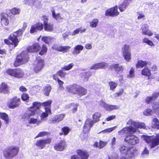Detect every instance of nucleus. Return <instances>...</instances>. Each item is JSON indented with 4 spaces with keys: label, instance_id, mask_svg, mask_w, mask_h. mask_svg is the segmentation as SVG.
<instances>
[{
    "label": "nucleus",
    "instance_id": "f257e3e1",
    "mask_svg": "<svg viewBox=\"0 0 159 159\" xmlns=\"http://www.w3.org/2000/svg\"><path fill=\"white\" fill-rule=\"evenodd\" d=\"M126 124L130 126L124 128L118 132V134L122 137L126 136L127 134L132 135L137 131L138 128L147 129L144 123L134 121L132 119L129 120Z\"/></svg>",
    "mask_w": 159,
    "mask_h": 159
},
{
    "label": "nucleus",
    "instance_id": "f03ea898",
    "mask_svg": "<svg viewBox=\"0 0 159 159\" xmlns=\"http://www.w3.org/2000/svg\"><path fill=\"white\" fill-rule=\"evenodd\" d=\"M120 150V157H119L116 153L114 152L111 155V158L109 157V159H134L137 152L135 148L125 145H122Z\"/></svg>",
    "mask_w": 159,
    "mask_h": 159
},
{
    "label": "nucleus",
    "instance_id": "7ed1b4c3",
    "mask_svg": "<svg viewBox=\"0 0 159 159\" xmlns=\"http://www.w3.org/2000/svg\"><path fill=\"white\" fill-rule=\"evenodd\" d=\"M101 114L99 112H96L93 116L94 120L88 119L86 120L83 127V132L86 134L89 132L93 124L99 120Z\"/></svg>",
    "mask_w": 159,
    "mask_h": 159
},
{
    "label": "nucleus",
    "instance_id": "20e7f679",
    "mask_svg": "<svg viewBox=\"0 0 159 159\" xmlns=\"http://www.w3.org/2000/svg\"><path fill=\"white\" fill-rule=\"evenodd\" d=\"M26 27L27 23L25 22L23 23V27L21 29L14 32L12 34L9 36V39L12 41V43L14 45V48L17 46L19 42L17 38L22 35L23 32L26 29Z\"/></svg>",
    "mask_w": 159,
    "mask_h": 159
},
{
    "label": "nucleus",
    "instance_id": "39448f33",
    "mask_svg": "<svg viewBox=\"0 0 159 159\" xmlns=\"http://www.w3.org/2000/svg\"><path fill=\"white\" fill-rule=\"evenodd\" d=\"M28 52L27 50L23 51L20 54L17 56L16 60L14 64L15 66H17L20 65L25 64L28 61L29 58Z\"/></svg>",
    "mask_w": 159,
    "mask_h": 159
},
{
    "label": "nucleus",
    "instance_id": "423d86ee",
    "mask_svg": "<svg viewBox=\"0 0 159 159\" xmlns=\"http://www.w3.org/2000/svg\"><path fill=\"white\" fill-rule=\"evenodd\" d=\"M19 150L18 147H10L6 148L3 152V154L6 158L10 159L16 156Z\"/></svg>",
    "mask_w": 159,
    "mask_h": 159
},
{
    "label": "nucleus",
    "instance_id": "0eeeda50",
    "mask_svg": "<svg viewBox=\"0 0 159 159\" xmlns=\"http://www.w3.org/2000/svg\"><path fill=\"white\" fill-rule=\"evenodd\" d=\"M143 138L146 142L149 144L151 148H154L159 144V133L157 134L154 138L150 136H144Z\"/></svg>",
    "mask_w": 159,
    "mask_h": 159
},
{
    "label": "nucleus",
    "instance_id": "6e6552de",
    "mask_svg": "<svg viewBox=\"0 0 159 159\" xmlns=\"http://www.w3.org/2000/svg\"><path fill=\"white\" fill-rule=\"evenodd\" d=\"M7 72L9 75L18 78L22 77L24 75V71L20 69H8Z\"/></svg>",
    "mask_w": 159,
    "mask_h": 159
},
{
    "label": "nucleus",
    "instance_id": "1a4fd4ad",
    "mask_svg": "<svg viewBox=\"0 0 159 159\" xmlns=\"http://www.w3.org/2000/svg\"><path fill=\"white\" fill-rule=\"evenodd\" d=\"M20 103V99L15 97L9 99L8 103V105L9 108L13 109L19 107Z\"/></svg>",
    "mask_w": 159,
    "mask_h": 159
},
{
    "label": "nucleus",
    "instance_id": "9d476101",
    "mask_svg": "<svg viewBox=\"0 0 159 159\" xmlns=\"http://www.w3.org/2000/svg\"><path fill=\"white\" fill-rule=\"evenodd\" d=\"M122 52L125 59L127 61H129L131 59V54L129 46L125 45L122 48Z\"/></svg>",
    "mask_w": 159,
    "mask_h": 159
},
{
    "label": "nucleus",
    "instance_id": "9b49d317",
    "mask_svg": "<svg viewBox=\"0 0 159 159\" xmlns=\"http://www.w3.org/2000/svg\"><path fill=\"white\" fill-rule=\"evenodd\" d=\"M44 66V60L41 58H37L34 65V71L36 73L39 72L42 70Z\"/></svg>",
    "mask_w": 159,
    "mask_h": 159
},
{
    "label": "nucleus",
    "instance_id": "f8f14e48",
    "mask_svg": "<svg viewBox=\"0 0 159 159\" xmlns=\"http://www.w3.org/2000/svg\"><path fill=\"white\" fill-rule=\"evenodd\" d=\"M41 19L43 21L44 28L45 30L47 31H52L53 30V24L48 23V17L47 16H44L42 17Z\"/></svg>",
    "mask_w": 159,
    "mask_h": 159
},
{
    "label": "nucleus",
    "instance_id": "ddd939ff",
    "mask_svg": "<svg viewBox=\"0 0 159 159\" xmlns=\"http://www.w3.org/2000/svg\"><path fill=\"white\" fill-rule=\"evenodd\" d=\"M125 140L129 144L134 145L139 142L138 138L135 135H129L127 136L125 138Z\"/></svg>",
    "mask_w": 159,
    "mask_h": 159
},
{
    "label": "nucleus",
    "instance_id": "4468645a",
    "mask_svg": "<svg viewBox=\"0 0 159 159\" xmlns=\"http://www.w3.org/2000/svg\"><path fill=\"white\" fill-rule=\"evenodd\" d=\"M35 114V111H34L29 109L22 116L21 118L23 121L29 122L30 117Z\"/></svg>",
    "mask_w": 159,
    "mask_h": 159
},
{
    "label": "nucleus",
    "instance_id": "2eb2a0df",
    "mask_svg": "<svg viewBox=\"0 0 159 159\" xmlns=\"http://www.w3.org/2000/svg\"><path fill=\"white\" fill-rule=\"evenodd\" d=\"M43 29V24L41 22H38L31 26L30 30V33L31 34H33L38 31L42 30Z\"/></svg>",
    "mask_w": 159,
    "mask_h": 159
},
{
    "label": "nucleus",
    "instance_id": "dca6fc26",
    "mask_svg": "<svg viewBox=\"0 0 159 159\" xmlns=\"http://www.w3.org/2000/svg\"><path fill=\"white\" fill-rule=\"evenodd\" d=\"M117 9V6H116L113 8L107 10L106 12V15L109 16H114L118 15L119 12L118 11Z\"/></svg>",
    "mask_w": 159,
    "mask_h": 159
},
{
    "label": "nucleus",
    "instance_id": "f3484780",
    "mask_svg": "<svg viewBox=\"0 0 159 159\" xmlns=\"http://www.w3.org/2000/svg\"><path fill=\"white\" fill-rule=\"evenodd\" d=\"M9 17L6 13H2L1 14V23L2 25H7L9 23Z\"/></svg>",
    "mask_w": 159,
    "mask_h": 159
},
{
    "label": "nucleus",
    "instance_id": "a211bd4d",
    "mask_svg": "<svg viewBox=\"0 0 159 159\" xmlns=\"http://www.w3.org/2000/svg\"><path fill=\"white\" fill-rule=\"evenodd\" d=\"M65 116V115L64 114H61L56 115L50 120L49 123L51 124L58 123L63 119Z\"/></svg>",
    "mask_w": 159,
    "mask_h": 159
},
{
    "label": "nucleus",
    "instance_id": "6ab92c4d",
    "mask_svg": "<svg viewBox=\"0 0 159 159\" xmlns=\"http://www.w3.org/2000/svg\"><path fill=\"white\" fill-rule=\"evenodd\" d=\"M41 49V47L37 43H35L32 45L28 47L26 50L29 52H37Z\"/></svg>",
    "mask_w": 159,
    "mask_h": 159
},
{
    "label": "nucleus",
    "instance_id": "aec40b11",
    "mask_svg": "<svg viewBox=\"0 0 159 159\" xmlns=\"http://www.w3.org/2000/svg\"><path fill=\"white\" fill-rule=\"evenodd\" d=\"M51 141L50 139L39 140L37 141L36 145L41 149H43L45 147L46 144L50 143Z\"/></svg>",
    "mask_w": 159,
    "mask_h": 159
},
{
    "label": "nucleus",
    "instance_id": "412c9836",
    "mask_svg": "<svg viewBox=\"0 0 159 159\" xmlns=\"http://www.w3.org/2000/svg\"><path fill=\"white\" fill-rule=\"evenodd\" d=\"M141 30H142V33L143 34L148 35L149 36L153 35L152 32L149 30L148 26L147 24L143 25L141 27Z\"/></svg>",
    "mask_w": 159,
    "mask_h": 159
},
{
    "label": "nucleus",
    "instance_id": "4be33fe9",
    "mask_svg": "<svg viewBox=\"0 0 159 159\" xmlns=\"http://www.w3.org/2000/svg\"><path fill=\"white\" fill-rule=\"evenodd\" d=\"M108 66L107 63L102 62L94 64L91 67L90 69L96 70L98 69H105L107 68Z\"/></svg>",
    "mask_w": 159,
    "mask_h": 159
},
{
    "label": "nucleus",
    "instance_id": "5701e85b",
    "mask_svg": "<svg viewBox=\"0 0 159 159\" xmlns=\"http://www.w3.org/2000/svg\"><path fill=\"white\" fill-rule=\"evenodd\" d=\"M79 87V85L74 84L67 86L66 89L69 92L75 94L76 93Z\"/></svg>",
    "mask_w": 159,
    "mask_h": 159
},
{
    "label": "nucleus",
    "instance_id": "b1692460",
    "mask_svg": "<svg viewBox=\"0 0 159 159\" xmlns=\"http://www.w3.org/2000/svg\"><path fill=\"white\" fill-rule=\"evenodd\" d=\"M66 142L64 141H61L59 143L56 144L54 147L55 149L58 151H62L66 148Z\"/></svg>",
    "mask_w": 159,
    "mask_h": 159
},
{
    "label": "nucleus",
    "instance_id": "393cba45",
    "mask_svg": "<svg viewBox=\"0 0 159 159\" xmlns=\"http://www.w3.org/2000/svg\"><path fill=\"white\" fill-rule=\"evenodd\" d=\"M101 105L105 110L108 111L114 109H118L119 108V106L117 105H109L104 102H102Z\"/></svg>",
    "mask_w": 159,
    "mask_h": 159
},
{
    "label": "nucleus",
    "instance_id": "a878e982",
    "mask_svg": "<svg viewBox=\"0 0 159 159\" xmlns=\"http://www.w3.org/2000/svg\"><path fill=\"white\" fill-rule=\"evenodd\" d=\"M101 105L105 110L108 111L114 109H118L119 108V106L117 105H109L104 102H102Z\"/></svg>",
    "mask_w": 159,
    "mask_h": 159
},
{
    "label": "nucleus",
    "instance_id": "bb28decb",
    "mask_svg": "<svg viewBox=\"0 0 159 159\" xmlns=\"http://www.w3.org/2000/svg\"><path fill=\"white\" fill-rule=\"evenodd\" d=\"M52 101L51 100H48L42 103L43 106L45 110L47 112H51V107Z\"/></svg>",
    "mask_w": 159,
    "mask_h": 159
},
{
    "label": "nucleus",
    "instance_id": "cd10ccee",
    "mask_svg": "<svg viewBox=\"0 0 159 159\" xmlns=\"http://www.w3.org/2000/svg\"><path fill=\"white\" fill-rule=\"evenodd\" d=\"M23 2L26 5L30 6L34 5L36 7H38L39 5L35 3H37L39 4H40V2L37 0H23Z\"/></svg>",
    "mask_w": 159,
    "mask_h": 159
},
{
    "label": "nucleus",
    "instance_id": "c85d7f7f",
    "mask_svg": "<svg viewBox=\"0 0 159 159\" xmlns=\"http://www.w3.org/2000/svg\"><path fill=\"white\" fill-rule=\"evenodd\" d=\"M77 153L82 159H87L89 157L88 152L81 150H77Z\"/></svg>",
    "mask_w": 159,
    "mask_h": 159
},
{
    "label": "nucleus",
    "instance_id": "c756f323",
    "mask_svg": "<svg viewBox=\"0 0 159 159\" xmlns=\"http://www.w3.org/2000/svg\"><path fill=\"white\" fill-rule=\"evenodd\" d=\"M112 67L118 74L122 72L124 70V67L118 64H114L112 65Z\"/></svg>",
    "mask_w": 159,
    "mask_h": 159
},
{
    "label": "nucleus",
    "instance_id": "7c9ffc66",
    "mask_svg": "<svg viewBox=\"0 0 159 159\" xmlns=\"http://www.w3.org/2000/svg\"><path fill=\"white\" fill-rule=\"evenodd\" d=\"M92 75V72L90 71H88L86 72L81 73L80 74V76L81 79L84 81H86L88 80L90 76Z\"/></svg>",
    "mask_w": 159,
    "mask_h": 159
},
{
    "label": "nucleus",
    "instance_id": "2f4dec72",
    "mask_svg": "<svg viewBox=\"0 0 159 159\" xmlns=\"http://www.w3.org/2000/svg\"><path fill=\"white\" fill-rule=\"evenodd\" d=\"M78 106L79 105L78 104L73 103L67 105L66 106L65 108L67 109L71 108L72 112L73 113H75L77 111Z\"/></svg>",
    "mask_w": 159,
    "mask_h": 159
},
{
    "label": "nucleus",
    "instance_id": "473e14b6",
    "mask_svg": "<svg viewBox=\"0 0 159 159\" xmlns=\"http://www.w3.org/2000/svg\"><path fill=\"white\" fill-rule=\"evenodd\" d=\"M41 105H42V103L35 102L33 103V106L30 108V110H33L35 112L37 109H39Z\"/></svg>",
    "mask_w": 159,
    "mask_h": 159
},
{
    "label": "nucleus",
    "instance_id": "72a5a7b5",
    "mask_svg": "<svg viewBox=\"0 0 159 159\" xmlns=\"http://www.w3.org/2000/svg\"><path fill=\"white\" fill-rule=\"evenodd\" d=\"M51 12L52 13V17L57 20L60 22L62 20V18L61 17L60 13H56L54 10H52Z\"/></svg>",
    "mask_w": 159,
    "mask_h": 159
},
{
    "label": "nucleus",
    "instance_id": "f704fd0d",
    "mask_svg": "<svg viewBox=\"0 0 159 159\" xmlns=\"http://www.w3.org/2000/svg\"><path fill=\"white\" fill-rule=\"evenodd\" d=\"M42 40L46 43L49 44L54 41L55 39L50 37H43L42 38Z\"/></svg>",
    "mask_w": 159,
    "mask_h": 159
},
{
    "label": "nucleus",
    "instance_id": "c9c22d12",
    "mask_svg": "<svg viewBox=\"0 0 159 159\" xmlns=\"http://www.w3.org/2000/svg\"><path fill=\"white\" fill-rule=\"evenodd\" d=\"M71 48V47L68 46H60L56 48V50L60 52H66L67 50Z\"/></svg>",
    "mask_w": 159,
    "mask_h": 159
},
{
    "label": "nucleus",
    "instance_id": "e433bc0d",
    "mask_svg": "<svg viewBox=\"0 0 159 159\" xmlns=\"http://www.w3.org/2000/svg\"><path fill=\"white\" fill-rule=\"evenodd\" d=\"M83 46L81 45H77L74 48V51L72 53L73 54H78L80 53V51L83 49Z\"/></svg>",
    "mask_w": 159,
    "mask_h": 159
},
{
    "label": "nucleus",
    "instance_id": "4c0bfd02",
    "mask_svg": "<svg viewBox=\"0 0 159 159\" xmlns=\"http://www.w3.org/2000/svg\"><path fill=\"white\" fill-rule=\"evenodd\" d=\"M8 92L7 85L4 83H2L0 87V93L6 94Z\"/></svg>",
    "mask_w": 159,
    "mask_h": 159
},
{
    "label": "nucleus",
    "instance_id": "58836bf2",
    "mask_svg": "<svg viewBox=\"0 0 159 159\" xmlns=\"http://www.w3.org/2000/svg\"><path fill=\"white\" fill-rule=\"evenodd\" d=\"M149 154V151L147 147H145L144 150L141 154V158H144L148 157Z\"/></svg>",
    "mask_w": 159,
    "mask_h": 159
},
{
    "label": "nucleus",
    "instance_id": "ea45409f",
    "mask_svg": "<svg viewBox=\"0 0 159 159\" xmlns=\"http://www.w3.org/2000/svg\"><path fill=\"white\" fill-rule=\"evenodd\" d=\"M152 127L159 129V120L157 118H154L152 122Z\"/></svg>",
    "mask_w": 159,
    "mask_h": 159
},
{
    "label": "nucleus",
    "instance_id": "a19ab883",
    "mask_svg": "<svg viewBox=\"0 0 159 159\" xmlns=\"http://www.w3.org/2000/svg\"><path fill=\"white\" fill-rule=\"evenodd\" d=\"M148 63V62L146 61L139 60L136 64V67L137 68H143L146 66Z\"/></svg>",
    "mask_w": 159,
    "mask_h": 159
},
{
    "label": "nucleus",
    "instance_id": "79ce46f5",
    "mask_svg": "<svg viewBox=\"0 0 159 159\" xmlns=\"http://www.w3.org/2000/svg\"><path fill=\"white\" fill-rule=\"evenodd\" d=\"M79 89L77 90L76 93H78L80 96H82L85 95L87 93V90L83 87L79 85Z\"/></svg>",
    "mask_w": 159,
    "mask_h": 159
},
{
    "label": "nucleus",
    "instance_id": "37998d69",
    "mask_svg": "<svg viewBox=\"0 0 159 159\" xmlns=\"http://www.w3.org/2000/svg\"><path fill=\"white\" fill-rule=\"evenodd\" d=\"M0 116L1 119L3 120L6 124H7L9 122V118L8 115L4 112L0 113Z\"/></svg>",
    "mask_w": 159,
    "mask_h": 159
},
{
    "label": "nucleus",
    "instance_id": "c03bdc74",
    "mask_svg": "<svg viewBox=\"0 0 159 159\" xmlns=\"http://www.w3.org/2000/svg\"><path fill=\"white\" fill-rule=\"evenodd\" d=\"M51 87L49 85H48L44 87L43 93L46 96H48L51 91Z\"/></svg>",
    "mask_w": 159,
    "mask_h": 159
},
{
    "label": "nucleus",
    "instance_id": "a18cd8bd",
    "mask_svg": "<svg viewBox=\"0 0 159 159\" xmlns=\"http://www.w3.org/2000/svg\"><path fill=\"white\" fill-rule=\"evenodd\" d=\"M28 122L29 124H36L37 125H39L41 123L42 121L40 120H38L36 118H32L30 119Z\"/></svg>",
    "mask_w": 159,
    "mask_h": 159
},
{
    "label": "nucleus",
    "instance_id": "49530a36",
    "mask_svg": "<svg viewBox=\"0 0 159 159\" xmlns=\"http://www.w3.org/2000/svg\"><path fill=\"white\" fill-rule=\"evenodd\" d=\"M61 130L62 132L60 133V135H62L63 134L64 135H66L69 133L70 131V129L68 127L65 126L61 129Z\"/></svg>",
    "mask_w": 159,
    "mask_h": 159
},
{
    "label": "nucleus",
    "instance_id": "de8ad7c7",
    "mask_svg": "<svg viewBox=\"0 0 159 159\" xmlns=\"http://www.w3.org/2000/svg\"><path fill=\"white\" fill-rule=\"evenodd\" d=\"M153 111L157 114L159 112V102H156L153 103L152 106Z\"/></svg>",
    "mask_w": 159,
    "mask_h": 159
},
{
    "label": "nucleus",
    "instance_id": "09e8293b",
    "mask_svg": "<svg viewBox=\"0 0 159 159\" xmlns=\"http://www.w3.org/2000/svg\"><path fill=\"white\" fill-rule=\"evenodd\" d=\"M143 75L150 76L151 75L150 70L147 67H145L142 71Z\"/></svg>",
    "mask_w": 159,
    "mask_h": 159
},
{
    "label": "nucleus",
    "instance_id": "8fccbe9b",
    "mask_svg": "<svg viewBox=\"0 0 159 159\" xmlns=\"http://www.w3.org/2000/svg\"><path fill=\"white\" fill-rule=\"evenodd\" d=\"M116 126H115L114 127L106 129L103 130L102 131H100L98 133V134L102 133H109L114 130L116 128Z\"/></svg>",
    "mask_w": 159,
    "mask_h": 159
},
{
    "label": "nucleus",
    "instance_id": "3c124183",
    "mask_svg": "<svg viewBox=\"0 0 159 159\" xmlns=\"http://www.w3.org/2000/svg\"><path fill=\"white\" fill-rule=\"evenodd\" d=\"M74 64L73 63H71L68 65H66L61 68V69L64 71L68 70L71 69L74 66Z\"/></svg>",
    "mask_w": 159,
    "mask_h": 159
},
{
    "label": "nucleus",
    "instance_id": "603ef678",
    "mask_svg": "<svg viewBox=\"0 0 159 159\" xmlns=\"http://www.w3.org/2000/svg\"><path fill=\"white\" fill-rule=\"evenodd\" d=\"M127 6H128L123 2L122 4L119 6L118 8L121 12H123L126 10V7Z\"/></svg>",
    "mask_w": 159,
    "mask_h": 159
},
{
    "label": "nucleus",
    "instance_id": "864d4df0",
    "mask_svg": "<svg viewBox=\"0 0 159 159\" xmlns=\"http://www.w3.org/2000/svg\"><path fill=\"white\" fill-rule=\"evenodd\" d=\"M10 12L12 14L17 15L20 13V10L18 8L14 7L11 10Z\"/></svg>",
    "mask_w": 159,
    "mask_h": 159
},
{
    "label": "nucleus",
    "instance_id": "5fc2aeb1",
    "mask_svg": "<svg viewBox=\"0 0 159 159\" xmlns=\"http://www.w3.org/2000/svg\"><path fill=\"white\" fill-rule=\"evenodd\" d=\"M98 20L97 19H94L90 22V26L92 27H96L98 24Z\"/></svg>",
    "mask_w": 159,
    "mask_h": 159
},
{
    "label": "nucleus",
    "instance_id": "6e6d98bb",
    "mask_svg": "<svg viewBox=\"0 0 159 159\" xmlns=\"http://www.w3.org/2000/svg\"><path fill=\"white\" fill-rule=\"evenodd\" d=\"M143 42L147 43L150 46L154 45V44L152 42L148 39L147 38H145L143 40Z\"/></svg>",
    "mask_w": 159,
    "mask_h": 159
},
{
    "label": "nucleus",
    "instance_id": "4d7b16f0",
    "mask_svg": "<svg viewBox=\"0 0 159 159\" xmlns=\"http://www.w3.org/2000/svg\"><path fill=\"white\" fill-rule=\"evenodd\" d=\"M51 113V112H47L46 111L45 112H43L42 114H41L40 116L41 120H45L44 119L45 118L48 116L49 114Z\"/></svg>",
    "mask_w": 159,
    "mask_h": 159
},
{
    "label": "nucleus",
    "instance_id": "13d9d810",
    "mask_svg": "<svg viewBox=\"0 0 159 159\" xmlns=\"http://www.w3.org/2000/svg\"><path fill=\"white\" fill-rule=\"evenodd\" d=\"M109 84L110 87V89L111 90H113L116 88L117 86V84L113 81L109 82Z\"/></svg>",
    "mask_w": 159,
    "mask_h": 159
},
{
    "label": "nucleus",
    "instance_id": "bf43d9fd",
    "mask_svg": "<svg viewBox=\"0 0 159 159\" xmlns=\"http://www.w3.org/2000/svg\"><path fill=\"white\" fill-rule=\"evenodd\" d=\"M47 50V48L45 45H43L42 47L41 51L39 52V54L40 55H43L45 53Z\"/></svg>",
    "mask_w": 159,
    "mask_h": 159
},
{
    "label": "nucleus",
    "instance_id": "052dcab7",
    "mask_svg": "<svg viewBox=\"0 0 159 159\" xmlns=\"http://www.w3.org/2000/svg\"><path fill=\"white\" fill-rule=\"evenodd\" d=\"M153 111L150 109H147L143 112L144 115L146 116L151 115Z\"/></svg>",
    "mask_w": 159,
    "mask_h": 159
},
{
    "label": "nucleus",
    "instance_id": "680f3d73",
    "mask_svg": "<svg viewBox=\"0 0 159 159\" xmlns=\"http://www.w3.org/2000/svg\"><path fill=\"white\" fill-rule=\"evenodd\" d=\"M57 82L59 85V89L61 90H63L64 88L63 86L64 82L59 79H57Z\"/></svg>",
    "mask_w": 159,
    "mask_h": 159
},
{
    "label": "nucleus",
    "instance_id": "e2e57ef3",
    "mask_svg": "<svg viewBox=\"0 0 159 159\" xmlns=\"http://www.w3.org/2000/svg\"><path fill=\"white\" fill-rule=\"evenodd\" d=\"M63 71L62 69L59 70L57 72V74L61 77H64L66 76V72H64Z\"/></svg>",
    "mask_w": 159,
    "mask_h": 159
},
{
    "label": "nucleus",
    "instance_id": "0e129e2a",
    "mask_svg": "<svg viewBox=\"0 0 159 159\" xmlns=\"http://www.w3.org/2000/svg\"><path fill=\"white\" fill-rule=\"evenodd\" d=\"M107 143V141H102L100 140L99 143V148L100 149L102 148L105 145H106Z\"/></svg>",
    "mask_w": 159,
    "mask_h": 159
},
{
    "label": "nucleus",
    "instance_id": "69168bd1",
    "mask_svg": "<svg viewBox=\"0 0 159 159\" xmlns=\"http://www.w3.org/2000/svg\"><path fill=\"white\" fill-rule=\"evenodd\" d=\"M48 133L47 132L45 131L41 132L35 137V139H36L39 137H43L46 135Z\"/></svg>",
    "mask_w": 159,
    "mask_h": 159
},
{
    "label": "nucleus",
    "instance_id": "338daca9",
    "mask_svg": "<svg viewBox=\"0 0 159 159\" xmlns=\"http://www.w3.org/2000/svg\"><path fill=\"white\" fill-rule=\"evenodd\" d=\"M134 69L132 68H131L129 72V74L127 76V77L128 78H132L134 77Z\"/></svg>",
    "mask_w": 159,
    "mask_h": 159
},
{
    "label": "nucleus",
    "instance_id": "774afa93",
    "mask_svg": "<svg viewBox=\"0 0 159 159\" xmlns=\"http://www.w3.org/2000/svg\"><path fill=\"white\" fill-rule=\"evenodd\" d=\"M29 98V97L27 93H23L21 96L22 99L24 101L27 100Z\"/></svg>",
    "mask_w": 159,
    "mask_h": 159
}]
</instances>
